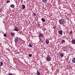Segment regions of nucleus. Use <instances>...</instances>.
<instances>
[{"label": "nucleus", "instance_id": "1", "mask_svg": "<svg viewBox=\"0 0 75 75\" xmlns=\"http://www.w3.org/2000/svg\"><path fill=\"white\" fill-rule=\"evenodd\" d=\"M59 22L61 25H64L65 23V21L63 19H61L59 21Z\"/></svg>", "mask_w": 75, "mask_h": 75}, {"label": "nucleus", "instance_id": "2", "mask_svg": "<svg viewBox=\"0 0 75 75\" xmlns=\"http://www.w3.org/2000/svg\"><path fill=\"white\" fill-rule=\"evenodd\" d=\"M46 60L47 61H51V57L48 56L47 57Z\"/></svg>", "mask_w": 75, "mask_h": 75}, {"label": "nucleus", "instance_id": "3", "mask_svg": "<svg viewBox=\"0 0 75 75\" xmlns=\"http://www.w3.org/2000/svg\"><path fill=\"white\" fill-rule=\"evenodd\" d=\"M58 33H59V34H60L61 35H62V33H63V31H62V30H60L58 31Z\"/></svg>", "mask_w": 75, "mask_h": 75}, {"label": "nucleus", "instance_id": "4", "mask_svg": "<svg viewBox=\"0 0 75 75\" xmlns=\"http://www.w3.org/2000/svg\"><path fill=\"white\" fill-rule=\"evenodd\" d=\"M13 30L16 31H19V30H18V29L17 27H15Z\"/></svg>", "mask_w": 75, "mask_h": 75}, {"label": "nucleus", "instance_id": "5", "mask_svg": "<svg viewBox=\"0 0 75 75\" xmlns=\"http://www.w3.org/2000/svg\"><path fill=\"white\" fill-rule=\"evenodd\" d=\"M44 37V35L42 34V33H40L39 35V37Z\"/></svg>", "mask_w": 75, "mask_h": 75}, {"label": "nucleus", "instance_id": "6", "mask_svg": "<svg viewBox=\"0 0 75 75\" xmlns=\"http://www.w3.org/2000/svg\"><path fill=\"white\" fill-rule=\"evenodd\" d=\"M18 39V37H16V38H15V42L16 43V42H17Z\"/></svg>", "mask_w": 75, "mask_h": 75}, {"label": "nucleus", "instance_id": "7", "mask_svg": "<svg viewBox=\"0 0 75 75\" xmlns=\"http://www.w3.org/2000/svg\"><path fill=\"white\" fill-rule=\"evenodd\" d=\"M11 35L12 36H13V37H14V36H15V33L11 32Z\"/></svg>", "mask_w": 75, "mask_h": 75}, {"label": "nucleus", "instance_id": "8", "mask_svg": "<svg viewBox=\"0 0 75 75\" xmlns=\"http://www.w3.org/2000/svg\"><path fill=\"white\" fill-rule=\"evenodd\" d=\"M72 61L73 63H75V58H74L72 59Z\"/></svg>", "mask_w": 75, "mask_h": 75}, {"label": "nucleus", "instance_id": "9", "mask_svg": "<svg viewBox=\"0 0 75 75\" xmlns=\"http://www.w3.org/2000/svg\"><path fill=\"white\" fill-rule=\"evenodd\" d=\"M71 41H72V42L73 44H75V39H72Z\"/></svg>", "mask_w": 75, "mask_h": 75}, {"label": "nucleus", "instance_id": "10", "mask_svg": "<svg viewBox=\"0 0 75 75\" xmlns=\"http://www.w3.org/2000/svg\"><path fill=\"white\" fill-rule=\"evenodd\" d=\"M37 75H40V73L39 71H38L36 73Z\"/></svg>", "mask_w": 75, "mask_h": 75}, {"label": "nucleus", "instance_id": "11", "mask_svg": "<svg viewBox=\"0 0 75 75\" xmlns=\"http://www.w3.org/2000/svg\"><path fill=\"white\" fill-rule=\"evenodd\" d=\"M45 41L46 43V44H48L50 43V42H49V40H46Z\"/></svg>", "mask_w": 75, "mask_h": 75}, {"label": "nucleus", "instance_id": "12", "mask_svg": "<svg viewBox=\"0 0 75 75\" xmlns=\"http://www.w3.org/2000/svg\"><path fill=\"white\" fill-rule=\"evenodd\" d=\"M22 8L23 9H25V6L24 5H22Z\"/></svg>", "mask_w": 75, "mask_h": 75}, {"label": "nucleus", "instance_id": "13", "mask_svg": "<svg viewBox=\"0 0 75 75\" xmlns=\"http://www.w3.org/2000/svg\"><path fill=\"white\" fill-rule=\"evenodd\" d=\"M10 6L11 8H14V7H15V6L13 4H11Z\"/></svg>", "mask_w": 75, "mask_h": 75}, {"label": "nucleus", "instance_id": "14", "mask_svg": "<svg viewBox=\"0 0 75 75\" xmlns=\"http://www.w3.org/2000/svg\"><path fill=\"white\" fill-rule=\"evenodd\" d=\"M47 1V0H42V2L43 3H46Z\"/></svg>", "mask_w": 75, "mask_h": 75}, {"label": "nucleus", "instance_id": "15", "mask_svg": "<svg viewBox=\"0 0 75 75\" xmlns=\"http://www.w3.org/2000/svg\"><path fill=\"white\" fill-rule=\"evenodd\" d=\"M42 21V22H45V19L43 18H42L41 19Z\"/></svg>", "mask_w": 75, "mask_h": 75}, {"label": "nucleus", "instance_id": "16", "mask_svg": "<svg viewBox=\"0 0 75 75\" xmlns=\"http://www.w3.org/2000/svg\"><path fill=\"white\" fill-rule=\"evenodd\" d=\"M60 57H64V55H63V54H62V53H61L60 54Z\"/></svg>", "mask_w": 75, "mask_h": 75}, {"label": "nucleus", "instance_id": "17", "mask_svg": "<svg viewBox=\"0 0 75 75\" xmlns=\"http://www.w3.org/2000/svg\"><path fill=\"white\" fill-rule=\"evenodd\" d=\"M65 42V40H63L61 41V42H62V43H64Z\"/></svg>", "mask_w": 75, "mask_h": 75}, {"label": "nucleus", "instance_id": "18", "mask_svg": "<svg viewBox=\"0 0 75 75\" xmlns=\"http://www.w3.org/2000/svg\"><path fill=\"white\" fill-rule=\"evenodd\" d=\"M10 2V0H8L6 1V3H8Z\"/></svg>", "mask_w": 75, "mask_h": 75}, {"label": "nucleus", "instance_id": "19", "mask_svg": "<svg viewBox=\"0 0 75 75\" xmlns=\"http://www.w3.org/2000/svg\"><path fill=\"white\" fill-rule=\"evenodd\" d=\"M29 47H32V45H31V43H30L29 44Z\"/></svg>", "mask_w": 75, "mask_h": 75}, {"label": "nucleus", "instance_id": "20", "mask_svg": "<svg viewBox=\"0 0 75 75\" xmlns=\"http://www.w3.org/2000/svg\"><path fill=\"white\" fill-rule=\"evenodd\" d=\"M0 65H3V62H0Z\"/></svg>", "mask_w": 75, "mask_h": 75}, {"label": "nucleus", "instance_id": "21", "mask_svg": "<svg viewBox=\"0 0 75 75\" xmlns=\"http://www.w3.org/2000/svg\"><path fill=\"white\" fill-rule=\"evenodd\" d=\"M29 56L30 57H32V54H29Z\"/></svg>", "mask_w": 75, "mask_h": 75}, {"label": "nucleus", "instance_id": "22", "mask_svg": "<svg viewBox=\"0 0 75 75\" xmlns=\"http://www.w3.org/2000/svg\"><path fill=\"white\" fill-rule=\"evenodd\" d=\"M4 35V37H7V35H6V34H5Z\"/></svg>", "mask_w": 75, "mask_h": 75}, {"label": "nucleus", "instance_id": "23", "mask_svg": "<svg viewBox=\"0 0 75 75\" xmlns=\"http://www.w3.org/2000/svg\"><path fill=\"white\" fill-rule=\"evenodd\" d=\"M70 34H72V31H71L70 32Z\"/></svg>", "mask_w": 75, "mask_h": 75}, {"label": "nucleus", "instance_id": "24", "mask_svg": "<svg viewBox=\"0 0 75 75\" xmlns=\"http://www.w3.org/2000/svg\"><path fill=\"white\" fill-rule=\"evenodd\" d=\"M33 14H34L35 16H36V14L35 13H33Z\"/></svg>", "mask_w": 75, "mask_h": 75}, {"label": "nucleus", "instance_id": "25", "mask_svg": "<svg viewBox=\"0 0 75 75\" xmlns=\"http://www.w3.org/2000/svg\"><path fill=\"white\" fill-rule=\"evenodd\" d=\"M8 75H13V74H11V73H9V74H8Z\"/></svg>", "mask_w": 75, "mask_h": 75}, {"label": "nucleus", "instance_id": "26", "mask_svg": "<svg viewBox=\"0 0 75 75\" xmlns=\"http://www.w3.org/2000/svg\"><path fill=\"white\" fill-rule=\"evenodd\" d=\"M0 72H1V68L0 67Z\"/></svg>", "mask_w": 75, "mask_h": 75}, {"label": "nucleus", "instance_id": "27", "mask_svg": "<svg viewBox=\"0 0 75 75\" xmlns=\"http://www.w3.org/2000/svg\"><path fill=\"white\" fill-rule=\"evenodd\" d=\"M38 25L39 26H40V24H39Z\"/></svg>", "mask_w": 75, "mask_h": 75}, {"label": "nucleus", "instance_id": "28", "mask_svg": "<svg viewBox=\"0 0 75 75\" xmlns=\"http://www.w3.org/2000/svg\"><path fill=\"white\" fill-rule=\"evenodd\" d=\"M39 39H40V40H41V39H40V38Z\"/></svg>", "mask_w": 75, "mask_h": 75}, {"label": "nucleus", "instance_id": "29", "mask_svg": "<svg viewBox=\"0 0 75 75\" xmlns=\"http://www.w3.org/2000/svg\"><path fill=\"white\" fill-rule=\"evenodd\" d=\"M0 67H1V65H0Z\"/></svg>", "mask_w": 75, "mask_h": 75}]
</instances>
